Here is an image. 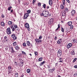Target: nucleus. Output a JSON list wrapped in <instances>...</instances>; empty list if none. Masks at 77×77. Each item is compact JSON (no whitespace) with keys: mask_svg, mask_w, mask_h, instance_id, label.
Masks as SVG:
<instances>
[{"mask_svg":"<svg viewBox=\"0 0 77 77\" xmlns=\"http://www.w3.org/2000/svg\"><path fill=\"white\" fill-rule=\"evenodd\" d=\"M42 36H40L38 39H42Z\"/></svg>","mask_w":77,"mask_h":77,"instance_id":"nucleus-54","label":"nucleus"},{"mask_svg":"<svg viewBox=\"0 0 77 77\" xmlns=\"http://www.w3.org/2000/svg\"><path fill=\"white\" fill-rule=\"evenodd\" d=\"M24 77V75L22 74V75H21V77Z\"/></svg>","mask_w":77,"mask_h":77,"instance_id":"nucleus-61","label":"nucleus"},{"mask_svg":"<svg viewBox=\"0 0 77 77\" xmlns=\"http://www.w3.org/2000/svg\"><path fill=\"white\" fill-rule=\"evenodd\" d=\"M11 8H12V7H9L8 8V11H11Z\"/></svg>","mask_w":77,"mask_h":77,"instance_id":"nucleus-43","label":"nucleus"},{"mask_svg":"<svg viewBox=\"0 0 77 77\" xmlns=\"http://www.w3.org/2000/svg\"><path fill=\"white\" fill-rule=\"evenodd\" d=\"M34 53L35 56H36V55H37L38 54V52H34Z\"/></svg>","mask_w":77,"mask_h":77,"instance_id":"nucleus-49","label":"nucleus"},{"mask_svg":"<svg viewBox=\"0 0 77 77\" xmlns=\"http://www.w3.org/2000/svg\"><path fill=\"white\" fill-rule=\"evenodd\" d=\"M23 63H21L20 64V66H23Z\"/></svg>","mask_w":77,"mask_h":77,"instance_id":"nucleus-42","label":"nucleus"},{"mask_svg":"<svg viewBox=\"0 0 77 77\" xmlns=\"http://www.w3.org/2000/svg\"><path fill=\"white\" fill-rule=\"evenodd\" d=\"M8 70H11L12 69V66H9L8 67Z\"/></svg>","mask_w":77,"mask_h":77,"instance_id":"nucleus-25","label":"nucleus"},{"mask_svg":"<svg viewBox=\"0 0 77 77\" xmlns=\"http://www.w3.org/2000/svg\"><path fill=\"white\" fill-rule=\"evenodd\" d=\"M75 10H72L71 12V14L72 15H74L75 14Z\"/></svg>","mask_w":77,"mask_h":77,"instance_id":"nucleus-14","label":"nucleus"},{"mask_svg":"<svg viewBox=\"0 0 77 77\" xmlns=\"http://www.w3.org/2000/svg\"><path fill=\"white\" fill-rule=\"evenodd\" d=\"M29 16V14L28 13H26L24 16V19H27V17H28Z\"/></svg>","mask_w":77,"mask_h":77,"instance_id":"nucleus-6","label":"nucleus"},{"mask_svg":"<svg viewBox=\"0 0 77 77\" xmlns=\"http://www.w3.org/2000/svg\"><path fill=\"white\" fill-rule=\"evenodd\" d=\"M11 28L12 31H13V32H14V31H17V30H18V29H19V28H18V27H17L16 29H14V28L12 26H11Z\"/></svg>","mask_w":77,"mask_h":77,"instance_id":"nucleus-4","label":"nucleus"},{"mask_svg":"<svg viewBox=\"0 0 77 77\" xmlns=\"http://www.w3.org/2000/svg\"><path fill=\"white\" fill-rule=\"evenodd\" d=\"M23 46H24V47H26V43H23Z\"/></svg>","mask_w":77,"mask_h":77,"instance_id":"nucleus-46","label":"nucleus"},{"mask_svg":"<svg viewBox=\"0 0 77 77\" xmlns=\"http://www.w3.org/2000/svg\"><path fill=\"white\" fill-rule=\"evenodd\" d=\"M74 67L75 68H77V66L75 65L74 66Z\"/></svg>","mask_w":77,"mask_h":77,"instance_id":"nucleus-58","label":"nucleus"},{"mask_svg":"<svg viewBox=\"0 0 77 77\" xmlns=\"http://www.w3.org/2000/svg\"><path fill=\"white\" fill-rule=\"evenodd\" d=\"M48 12L46 11H44L41 14V16H44L45 17H48Z\"/></svg>","mask_w":77,"mask_h":77,"instance_id":"nucleus-1","label":"nucleus"},{"mask_svg":"<svg viewBox=\"0 0 77 77\" xmlns=\"http://www.w3.org/2000/svg\"><path fill=\"white\" fill-rule=\"evenodd\" d=\"M35 41L37 44H41L42 42V40H39L37 38L35 39Z\"/></svg>","mask_w":77,"mask_h":77,"instance_id":"nucleus-5","label":"nucleus"},{"mask_svg":"<svg viewBox=\"0 0 77 77\" xmlns=\"http://www.w3.org/2000/svg\"><path fill=\"white\" fill-rule=\"evenodd\" d=\"M49 3L50 6H52V5H53V2H52V0H49Z\"/></svg>","mask_w":77,"mask_h":77,"instance_id":"nucleus-13","label":"nucleus"},{"mask_svg":"<svg viewBox=\"0 0 77 77\" xmlns=\"http://www.w3.org/2000/svg\"><path fill=\"white\" fill-rule=\"evenodd\" d=\"M54 70H55V69H52L53 72H54Z\"/></svg>","mask_w":77,"mask_h":77,"instance_id":"nucleus-59","label":"nucleus"},{"mask_svg":"<svg viewBox=\"0 0 77 77\" xmlns=\"http://www.w3.org/2000/svg\"><path fill=\"white\" fill-rule=\"evenodd\" d=\"M26 44L27 46H30V42L29 41H27Z\"/></svg>","mask_w":77,"mask_h":77,"instance_id":"nucleus-18","label":"nucleus"},{"mask_svg":"<svg viewBox=\"0 0 77 77\" xmlns=\"http://www.w3.org/2000/svg\"><path fill=\"white\" fill-rule=\"evenodd\" d=\"M11 38H13L15 36V35L14 34H13L11 35Z\"/></svg>","mask_w":77,"mask_h":77,"instance_id":"nucleus-30","label":"nucleus"},{"mask_svg":"<svg viewBox=\"0 0 77 77\" xmlns=\"http://www.w3.org/2000/svg\"><path fill=\"white\" fill-rule=\"evenodd\" d=\"M19 60H20V62H23V60H22V58H20L19 59Z\"/></svg>","mask_w":77,"mask_h":77,"instance_id":"nucleus-39","label":"nucleus"},{"mask_svg":"<svg viewBox=\"0 0 77 77\" xmlns=\"http://www.w3.org/2000/svg\"><path fill=\"white\" fill-rule=\"evenodd\" d=\"M48 69H50V66L48 65Z\"/></svg>","mask_w":77,"mask_h":77,"instance_id":"nucleus-56","label":"nucleus"},{"mask_svg":"<svg viewBox=\"0 0 77 77\" xmlns=\"http://www.w3.org/2000/svg\"><path fill=\"white\" fill-rule=\"evenodd\" d=\"M12 21H9L8 22V24H9V25H11V24H12Z\"/></svg>","mask_w":77,"mask_h":77,"instance_id":"nucleus-36","label":"nucleus"},{"mask_svg":"<svg viewBox=\"0 0 77 77\" xmlns=\"http://www.w3.org/2000/svg\"><path fill=\"white\" fill-rule=\"evenodd\" d=\"M15 75H14V76H15V77H18V73H15Z\"/></svg>","mask_w":77,"mask_h":77,"instance_id":"nucleus-31","label":"nucleus"},{"mask_svg":"<svg viewBox=\"0 0 77 77\" xmlns=\"http://www.w3.org/2000/svg\"><path fill=\"white\" fill-rule=\"evenodd\" d=\"M73 41L74 43H77V39H75L73 40Z\"/></svg>","mask_w":77,"mask_h":77,"instance_id":"nucleus-33","label":"nucleus"},{"mask_svg":"<svg viewBox=\"0 0 77 77\" xmlns=\"http://www.w3.org/2000/svg\"><path fill=\"white\" fill-rule=\"evenodd\" d=\"M71 55H75V52H74V51H72L71 52Z\"/></svg>","mask_w":77,"mask_h":77,"instance_id":"nucleus-17","label":"nucleus"},{"mask_svg":"<svg viewBox=\"0 0 77 77\" xmlns=\"http://www.w3.org/2000/svg\"><path fill=\"white\" fill-rule=\"evenodd\" d=\"M72 43H69L67 46V48L68 49H69V48H71V47H72Z\"/></svg>","mask_w":77,"mask_h":77,"instance_id":"nucleus-7","label":"nucleus"},{"mask_svg":"<svg viewBox=\"0 0 77 77\" xmlns=\"http://www.w3.org/2000/svg\"><path fill=\"white\" fill-rule=\"evenodd\" d=\"M58 77H60V76L58 75Z\"/></svg>","mask_w":77,"mask_h":77,"instance_id":"nucleus-64","label":"nucleus"},{"mask_svg":"<svg viewBox=\"0 0 77 77\" xmlns=\"http://www.w3.org/2000/svg\"><path fill=\"white\" fill-rule=\"evenodd\" d=\"M13 46H15L17 45V42H14L13 44Z\"/></svg>","mask_w":77,"mask_h":77,"instance_id":"nucleus-26","label":"nucleus"},{"mask_svg":"<svg viewBox=\"0 0 77 77\" xmlns=\"http://www.w3.org/2000/svg\"><path fill=\"white\" fill-rule=\"evenodd\" d=\"M62 16H63V17H64L65 15H66V13H65V11H62Z\"/></svg>","mask_w":77,"mask_h":77,"instance_id":"nucleus-11","label":"nucleus"},{"mask_svg":"<svg viewBox=\"0 0 77 77\" xmlns=\"http://www.w3.org/2000/svg\"><path fill=\"white\" fill-rule=\"evenodd\" d=\"M11 28L10 27H8L7 29V33L8 35H10L11 34Z\"/></svg>","mask_w":77,"mask_h":77,"instance_id":"nucleus-3","label":"nucleus"},{"mask_svg":"<svg viewBox=\"0 0 77 77\" xmlns=\"http://www.w3.org/2000/svg\"><path fill=\"white\" fill-rule=\"evenodd\" d=\"M49 8V6H48L47 7V9H48Z\"/></svg>","mask_w":77,"mask_h":77,"instance_id":"nucleus-62","label":"nucleus"},{"mask_svg":"<svg viewBox=\"0 0 77 77\" xmlns=\"http://www.w3.org/2000/svg\"><path fill=\"white\" fill-rule=\"evenodd\" d=\"M61 42H62V39H61L58 40L57 41V44H61Z\"/></svg>","mask_w":77,"mask_h":77,"instance_id":"nucleus-12","label":"nucleus"},{"mask_svg":"<svg viewBox=\"0 0 77 77\" xmlns=\"http://www.w3.org/2000/svg\"><path fill=\"white\" fill-rule=\"evenodd\" d=\"M77 73H75L74 74V76H77Z\"/></svg>","mask_w":77,"mask_h":77,"instance_id":"nucleus-51","label":"nucleus"},{"mask_svg":"<svg viewBox=\"0 0 77 77\" xmlns=\"http://www.w3.org/2000/svg\"><path fill=\"white\" fill-rule=\"evenodd\" d=\"M38 60L40 62H41V61H42V57L39 58L38 59Z\"/></svg>","mask_w":77,"mask_h":77,"instance_id":"nucleus-27","label":"nucleus"},{"mask_svg":"<svg viewBox=\"0 0 77 77\" xmlns=\"http://www.w3.org/2000/svg\"><path fill=\"white\" fill-rule=\"evenodd\" d=\"M22 54H24L25 55H26V52H24V51H22Z\"/></svg>","mask_w":77,"mask_h":77,"instance_id":"nucleus-47","label":"nucleus"},{"mask_svg":"<svg viewBox=\"0 0 77 77\" xmlns=\"http://www.w3.org/2000/svg\"><path fill=\"white\" fill-rule=\"evenodd\" d=\"M25 26L26 28H27V29H29V28L30 27V26H29V25L27 23H26L25 24Z\"/></svg>","mask_w":77,"mask_h":77,"instance_id":"nucleus-10","label":"nucleus"},{"mask_svg":"<svg viewBox=\"0 0 77 77\" xmlns=\"http://www.w3.org/2000/svg\"><path fill=\"white\" fill-rule=\"evenodd\" d=\"M35 2H36V0H33L32 1V3H33V4H34V3H35Z\"/></svg>","mask_w":77,"mask_h":77,"instance_id":"nucleus-50","label":"nucleus"},{"mask_svg":"<svg viewBox=\"0 0 77 77\" xmlns=\"http://www.w3.org/2000/svg\"><path fill=\"white\" fill-rule=\"evenodd\" d=\"M2 18H4L5 17V16H4L3 14H2Z\"/></svg>","mask_w":77,"mask_h":77,"instance_id":"nucleus-55","label":"nucleus"},{"mask_svg":"<svg viewBox=\"0 0 77 77\" xmlns=\"http://www.w3.org/2000/svg\"><path fill=\"white\" fill-rule=\"evenodd\" d=\"M48 71L50 72H53V70H52V69H49Z\"/></svg>","mask_w":77,"mask_h":77,"instance_id":"nucleus-34","label":"nucleus"},{"mask_svg":"<svg viewBox=\"0 0 77 77\" xmlns=\"http://www.w3.org/2000/svg\"><path fill=\"white\" fill-rule=\"evenodd\" d=\"M41 3H39L38 4V6L40 7L41 6Z\"/></svg>","mask_w":77,"mask_h":77,"instance_id":"nucleus-48","label":"nucleus"},{"mask_svg":"<svg viewBox=\"0 0 77 77\" xmlns=\"http://www.w3.org/2000/svg\"><path fill=\"white\" fill-rule=\"evenodd\" d=\"M46 6V5L45 4H44L43 5V8L45 9V8Z\"/></svg>","mask_w":77,"mask_h":77,"instance_id":"nucleus-45","label":"nucleus"},{"mask_svg":"<svg viewBox=\"0 0 77 77\" xmlns=\"http://www.w3.org/2000/svg\"><path fill=\"white\" fill-rule=\"evenodd\" d=\"M61 31L62 32H64V29H63V28L61 27Z\"/></svg>","mask_w":77,"mask_h":77,"instance_id":"nucleus-44","label":"nucleus"},{"mask_svg":"<svg viewBox=\"0 0 77 77\" xmlns=\"http://www.w3.org/2000/svg\"><path fill=\"white\" fill-rule=\"evenodd\" d=\"M77 60V58H75L73 60V62H75L76 61V60Z\"/></svg>","mask_w":77,"mask_h":77,"instance_id":"nucleus-38","label":"nucleus"},{"mask_svg":"<svg viewBox=\"0 0 77 77\" xmlns=\"http://www.w3.org/2000/svg\"><path fill=\"white\" fill-rule=\"evenodd\" d=\"M68 25L70 26L71 25H72V22H68Z\"/></svg>","mask_w":77,"mask_h":77,"instance_id":"nucleus-22","label":"nucleus"},{"mask_svg":"<svg viewBox=\"0 0 77 77\" xmlns=\"http://www.w3.org/2000/svg\"><path fill=\"white\" fill-rule=\"evenodd\" d=\"M30 69H27L26 72H27V73H30Z\"/></svg>","mask_w":77,"mask_h":77,"instance_id":"nucleus-20","label":"nucleus"},{"mask_svg":"<svg viewBox=\"0 0 77 77\" xmlns=\"http://www.w3.org/2000/svg\"><path fill=\"white\" fill-rule=\"evenodd\" d=\"M73 27L74 26L72 25L70 26V29H71V30H72V29H73Z\"/></svg>","mask_w":77,"mask_h":77,"instance_id":"nucleus-40","label":"nucleus"},{"mask_svg":"<svg viewBox=\"0 0 77 77\" xmlns=\"http://www.w3.org/2000/svg\"><path fill=\"white\" fill-rule=\"evenodd\" d=\"M46 63V62L45 61H44L43 62H42L41 63H40V66H42V65H44V63Z\"/></svg>","mask_w":77,"mask_h":77,"instance_id":"nucleus-16","label":"nucleus"},{"mask_svg":"<svg viewBox=\"0 0 77 77\" xmlns=\"http://www.w3.org/2000/svg\"><path fill=\"white\" fill-rule=\"evenodd\" d=\"M14 29H16V28H17V27H18L17 26V25H15L14 26Z\"/></svg>","mask_w":77,"mask_h":77,"instance_id":"nucleus-41","label":"nucleus"},{"mask_svg":"<svg viewBox=\"0 0 77 77\" xmlns=\"http://www.w3.org/2000/svg\"><path fill=\"white\" fill-rule=\"evenodd\" d=\"M63 60L61 58H60L59 59V62H62Z\"/></svg>","mask_w":77,"mask_h":77,"instance_id":"nucleus-28","label":"nucleus"},{"mask_svg":"<svg viewBox=\"0 0 77 77\" xmlns=\"http://www.w3.org/2000/svg\"><path fill=\"white\" fill-rule=\"evenodd\" d=\"M58 27L55 30V31H57V30H58L59 29V28H60V24H58Z\"/></svg>","mask_w":77,"mask_h":77,"instance_id":"nucleus-21","label":"nucleus"},{"mask_svg":"<svg viewBox=\"0 0 77 77\" xmlns=\"http://www.w3.org/2000/svg\"><path fill=\"white\" fill-rule=\"evenodd\" d=\"M60 8L62 9H63L64 8V6L63 5L61 4L60 5Z\"/></svg>","mask_w":77,"mask_h":77,"instance_id":"nucleus-29","label":"nucleus"},{"mask_svg":"<svg viewBox=\"0 0 77 77\" xmlns=\"http://www.w3.org/2000/svg\"><path fill=\"white\" fill-rule=\"evenodd\" d=\"M27 12L28 14H30L31 12V10H29L27 11Z\"/></svg>","mask_w":77,"mask_h":77,"instance_id":"nucleus-32","label":"nucleus"},{"mask_svg":"<svg viewBox=\"0 0 77 77\" xmlns=\"http://www.w3.org/2000/svg\"><path fill=\"white\" fill-rule=\"evenodd\" d=\"M8 48L7 47L5 48V50H8Z\"/></svg>","mask_w":77,"mask_h":77,"instance_id":"nucleus-63","label":"nucleus"},{"mask_svg":"<svg viewBox=\"0 0 77 77\" xmlns=\"http://www.w3.org/2000/svg\"><path fill=\"white\" fill-rule=\"evenodd\" d=\"M66 2L68 3H70V1H69V0H66Z\"/></svg>","mask_w":77,"mask_h":77,"instance_id":"nucleus-53","label":"nucleus"},{"mask_svg":"<svg viewBox=\"0 0 77 77\" xmlns=\"http://www.w3.org/2000/svg\"><path fill=\"white\" fill-rule=\"evenodd\" d=\"M53 22V19L51 18L49 20L48 23L49 24H51Z\"/></svg>","mask_w":77,"mask_h":77,"instance_id":"nucleus-8","label":"nucleus"},{"mask_svg":"<svg viewBox=\"0 0 77 77\" xmlns=\"http://www.w3.org/2000/svg\"><path fill=\"white\" fill-rule=\"evenodd\" d=\"M55 40H56L57 39V36H55L54 38Z\"/></svg>","mask_w":77,"mask_h":77,"instance_id":"nucleus-57","label":"nucleus"},{"mask_svg":"<svg viewBox=\"0 0 77 77\" xmlns=\"http://www.w3.org/2000/svg\"><path fill=\"white\" fill-rule=\"evenodd\" d=\"M11 53H14L15 52V51L14 50V48H13V47H12L11 48Z\"/></svg>","mask_w":77,"mask_h":77,"instance_id":"nucleus-9","label":"nucleus"},{"mask_svg":"<svg viewBox=\"0 0 77 77\" xmlns=\"http://www.w3.org/2000/svg\"><path fill=\"white\" fill-rule=\"evenodd\" d=\"M62 51L60 49L58 50L57 54L58 57H60L62 55Z\"/></svg>","mask_w":77,"mask_h":77,"instance_id":"nucleus-2","label":"nucleus"},{"mask_svg":"<svg viewBox=\"0 0 77 77\" xmlns=\"http://www.w3.org/2000/svg\"><path fill=\"white\" fill-rule=\"evenodd\" d=\"M12 70H8V74L9 75L10 74H11V72H12Z\"/></svg>","mask_w":77,"mask_h":77,"instance_id":"nucleus-23","label":"nucleus"},{"mask_svg":"<svg viewBox=\"0 0 77 77\" xmlns=\"http://www.w3.org/2000/svg\"><path fill=\"white\" fill-rule=\"evenodd\" d=\"M1 24L2 26L3 27H4V26H5V23L3 22H1Z\"/></svg>","mask_w":77,"mask_h":77,"instance_id":"nucleus-19","label":"nucleus"},{"mask_svg":"<svg viewBox=\"0 0 77 77\" xmlns=\"http://www.w3.org/2000/svg\"><path fill=\"white\" fill-rule=\"evenodd\" d=\"M4 38V39H6V38H7V36H5Z\"/></svg>","mask_w":77,"mask_h":77,"instance_id":"nucleus-60","label":"nucleus"},{"mask_svg":"<svg viewBox=\"0 0 77 77\" xmlns=\"http://www.w3.org/2000/svg\"><path fill=\"white\" fill-rule=\"evenodd\" d=\"M13 38L14 40H15V39H17V37H16V36H15Z\"/></svg>","mask_w":77,"mask_h":77,"instance_id":"nucleus-37","label":"nucleus"},{"mask_svg":"<svg viewBox=\"0 0 77 77\" xmlns=\"http://www.w3.org/2000/svg\"><path fill=\"white\" fill-rule=\"evenodd\" d=\"M63 5H65V0H63Z\"/></svg>","mask_w":77,"mask_h":77,"instance_id":"nucleus-35","label":"nucleus"},{"mask_svg":"<svg viewBox=\"0 0 77 77\" xmlns=\"http://www.w3.org/2000/svg\"><path fill=\"white\" fill-rule=\"evenodd\" d=\"M65 12H68V9L67 8H65Z\"/></svg>","mask_w":77,"mask_h":77,"instance_id":"nucleus-24","label":"nucleus"},{"mask_svg":"<svg viewBox=\"0 0 77 77\" xmlns=\"http://www.w3.org/2000/svg\"><path fill=\"white\" fill-rule=\"evenodd\" d=\"M48 16H49V17L51 16V14H49V13H48Z\"/></svg>","mask_w":77,"mask_h":77,"instance_id":"nucleus-52","label":"nucleus"},{"mask_svg":"<svg viewBox=\"0 0 77 77\" xmlns=\"http://www.w3.org/2000/svg\"><path fill=\"white\" fill-rule=\"evenodd\" d=\"M15 49L17 51H18V50H19L20 49V47H19L17 45L15 47Z\"/></svg>","mask_w":77,"mask_h":77,"instance_id":"nucleus-15","label":"nucleus"}]
</instances>
